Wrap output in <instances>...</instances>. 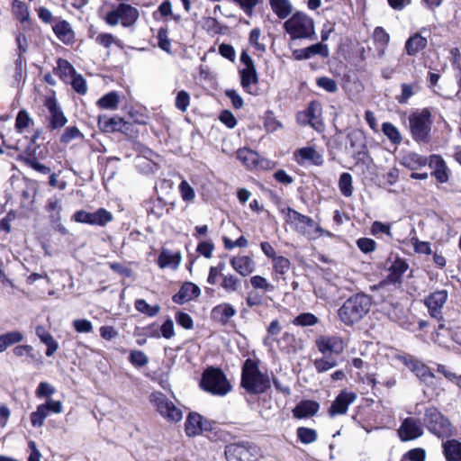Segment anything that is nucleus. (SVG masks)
<instances>
[{
  "instance_id": "obj_1",
  "label": "nucleus",
  "mask_w": 461,
  "mask_h": 461,
  "mask_svg": "<svg viewBox=\"0 0 461 461\" xmlns=\"http://www.w3.org/2000/svg\"><path fill=\"white\" fill-rule=\"evenodd\" d=\"M281 213L285 222L289 224L294 230L310 240H316L321 237L331 238L333 236L330 231L324 230L319 223L315 222L313 219L290 207L281 209Z\"/></svg>"
},
{
  "instance_id": "obj_2",
  "label": "nucleus",
  "mask_w": 461,
  "mask_h": 461,
  "mask_svg": "<svg viewBox=\"0 0 461 461\" xmlns=\"http://www.w3.org/2000/svg\"><path fill=\"white\" fill-rule=\"evenodd\" d=\"M290 41H313L316 39L314 20L307 14L297 11L283 25Z\"/></svg>"
},
{
  "instance_id": "obj_3",
  "label": "nucleus",
  "mask_w": 461,
  "mask_h": 461,
  "mask_svg": "<svg viewBox=\"0 0 461 461\" xmlns=\"http://www.w3.org/2000/svg\"><path fill=\"white\" fill-rule=\"evenodd\" d=\"M241 386L249 393L258 394L270 388L268 375L262 373L257 360L248 358L242 366Z\"/></svg>"
},
{
  "instance_id": "obj_4",
  "label": "nucleus",
  "mask_w": 461,
  "mask_h": 461,
  "mask_svg": "<svg viewBox=\"0 0 461 461\" xmlns=\"http://www.w3.org/2000/svg\"><path fill=\"white\" fill-rule=\"evenodd\" d=\"M371 303V298L364 294L349 297L339 309V320L348 326L359 322L369 312Z\"/></svg>"
},
{
  "instance_id": "obj_5",
  "label": "nucleus",
  "mask_w": 461,
  "mask_h": 461,
  "mask_svg": "<svg viewBox=\"0 0 461 461\" xmlns=\"http://www.w3.org/2000/svg\"><path fill=\"white\" fill-rule=\"evenodd\" d=\"M410 131L412 139L420 143L429 140L432 120L429 110L416 111L409 116Z\"/></svg>"
},
{
  "instance_id": "obj_6",
  "label": "nucleus",
  "mask_w": 461,
  "mask_h": 461,
  "mask_svg": "<svg viewBox=\"0 0 461 461\" xmlns=\"http://www.w3.org/2000/svg\"><path fill=\"white\" fill-rule=\"evenodd\" d=\"M201 386L204 391L218 396H224L231 390L226 375L219 368L206 369L202 376Z\"/></svg>"
},
{
  "instance_id": "obj_7",
  "label": "nucleus",
  "mask_w": 461,
  "mask_h": 461,
  "mask_svg": "<svg viewBox=\"0 0 461 461\" xmlns=\"http://www.w3.org/2000/svg\"><path fill=\"white\" fill-rule=\"evenodd\" d=\"M139 18V11L128 4H120L114 9L109 11L104 20L110 26L121 23L123 27H130Z\"/></svg>"
},
{
  "instance_id": "obj_8",
  "label": "nucleus",
  "mask_w": 461,
  "mask_h": 461,
  "mask_svg": "<svg viewBox=\"0 0 461 461\" xmlns=\"http://www.w3.org/2000/svg\"><path fill=\"white\" fill-rule=\"evenodd\" d=\"M150 402L157 411L167 421L178 422L183 418V412L172 401L160 392H154L150 395Z\"/></svg>"
},
{
  "instance_id": "obj_9",
  "label": "nucleus",
  "mask_w": 461,
  "mask_h": 461,
  "mask_svg": "<svg viewBox=\"0 0 461 461\" xmlns=\"http://www.w3.org/2000/svg\"><path fill=\"white\" fill-rule=\"evenodd\" d=\"M424 423L428 429L438 438L448 437L452 433L450 421L435 407H429L426 410Z\"/></svg>"
},
{
  "instance_id": "obj_10",
  "label": "nucleus",
  "mask_w": 461,
  "mask_h": 461,
  "mask_svg": "<svg viewBox=\"0 0 461 461\" xmlns=\"http://www.w3.org/2000/svg\"><path fill=\"white\" fill-rule=\"evenodd\" d=\"M225 456L228 461H255L258 448L249 442L230 444L225 448Z\"/></svg>"
},
{
  "instance_id": "obj_11",
  "label": "nucleus",
  "mask_w": 461,
  "mask_h": 461,
  "mask_svg": "<svg viewBox=\"0 0 461 461\" xmlns=\"http://www.w3.org/2000/svg\"><path fill=\"white\" fill-rule=\"evenodd\" d=\"M297 121L300 124L311 125L317 131H322L324 124L321 119V105L317 102H312L306 111L297 115Z\"/></svg>"
},
{
  "instance_id": "obj_12",
  "label": "nucleus",
  "mask_w": 461,
  "mask_h": 461,
  "mask_svg": "<svg viewBox=\"0 0 461 461\" xmlns=\"http://www.w3.org/2000/svg\"><path fill=\"white\" fill-rule=\"evenodd\" d=\"M316 347L318 350L323 355H339L345 348V342L339 336L323 335L316 339Z\"/></svg>"
},
{
  "instance_id": "obj_13",
  "label": "nucleus",
  "mask_w": 461,
  "mask_h": 461,
  "mask_svg": "<svg viewBox=\"0 0 461 461\" xmlns=\"http://www.w3.org/2000/svg\"><path fill=\"white\" fill-rule=\"evenodd\" d=\"M397 432L402 441L413 440L423 434V427L420 420L414 418H406L402 420Z\"/></svg>"
},
{
  "instance_id": "obj_14",
  "label": "nucleus",
  "mask_w": 461,
  "mask_h": 461,
  "mask_svg": "<svg viewBox=\"0 0 461 461\" xmlns=\"http://www.w3.org/2000/svg\"><path fill=\"white\" fill-rule=\"evenodd\" d=\"M357 399V395L353 392L342 391L331 403L328 412L330 417L337 415H344L347 413L350 404Z\"/></svg>"
},
{
  "instance_id": "obj_15",
  "label": "nucleus",
  "mask_w": 461,
  "mask_h": 461,
  "mask_svg": "<svg viewBox=\"0 0 461 461\" xmlns=\"http://www.w3.org/2000/svg\"><path fill=\"white\" fill-rule=\"evenodd\" d=\"M447 296L446 290H438L430 294L425 299V304L431 317L438 319L441 316V309L446 303Z\"/></svg>"
},
{
  "instance_id": "obj_16",
  "label": "nucleus",
  "mask_w": 461,
  "mask_h": 461,
  "mask_svg": "<svg viewBox=\"0 0 461 461\" xmlns=\"http://www.w3.org/2000/svg\"><path fill=\"white\" fill-rule=\"evenodd\" d=\"M428 164L432 169V176L441 184L447 183L449 179L450 171L445 160L438 155H431Z\"/></svg>"
},
{
  "instance_id": "obj_17",
  "label": "nucleus",
  "mask_w": 461,
  "mask_h": 461,
  "mask_svg": "<svg viewBox=\"0 0 461 461\" xmlns=\"http://www.w3.org/2000/svg\"><path fill=\"white\" fill-rule=\"evenodd\" d=\"M98 124L104 131L107 132H126L127 131L130 130L131 126L130 122H125L122 118L119 116L107 117L105 115L99 116Z\"/></svg>"
},
{
  "instance_id": "obj_18",
  "label": "nucleus",
  "mask_w": 461,
  "mask_h": 461,
  "mask_svg": "<svg viewBox=\"0 0 461 461\" xmlns=\"http://www.w3.org/2000/svg\"><path fill=\"white\" fill-rule=\"evenodd\" d=\"M407 367L415 374V375L426 384H430L433 382V379L435 378V375L431 372L429 367L426 366L421 361L414 358L413 357H411L410 361L407 363Z\"/></svg>"
},
{
  "instance_id": "obj_19",
  "label": "nucleus",
  "mask_w": 461,
  "mask_h": 461,
  "mask_svg": "<svg viewBox=\"0 0 461 461\" xmlns=\"http://www.w3.org/2000/svg\"><path fill=\"white\" fill-rule=\"evenodd\" d=\"M236 313V309L230 303H221L212 309L211 318L216 322L226 325Z\"/></svg>"
},
{
  "instance_id": "obj_20",
  "label": "nucleus",
  "mask_w": 461,
  "mask_h": 461,
  "mask_svg": "<svg viewBox=\"0 0 461 461\" xmlns=\"http://www.w3.org/2000/svg\"><path fill=\"white\" fill-rule=\"evenodd\" d=\"M330 54L329 48L326 44L321 42L311 45L304 49L295 50L293 55L295 59H308L315 55H321V57H328Z\"/></svg>"
},
{
  "instance_id": "obj_21",
  "label": "nucleus",
  "mask_w": 461,
  "mask_h": 461,
  "mask_svg": "<svg viewBox=\"0 0 461 461\" xmlns=\"http://www.w3.org/2000/svg\"><path fill=\"white\" fill-rule=\"evenodd\" d=\"M231 267L241 276H248L255 270V263L249 256L233 257L230 260Z\"/></svg>"
},
{
  "instance_id": "obj_22",
  "label": "nucleus",
  "mask_w": 461,
  "mask_h": 461,
  "mask_svg": "<svg viewBox=\"0 0 461 461\" xmlns=\"http://www.w3.org/2000/svg\"><path fill=\"white\" fill-rule=\"evenodd\" d=\"M203 429V417L196 413L188 414L185 422V430L188 437H195L202 433Z\"/></svg>"
},
{
  "instance_id": "obj_23",
  "label": "nucleus",
  "mask_w": 461,
  "mask_h": 461,
  "mask_svg": "<svg viewBox=\"0 0 461 461\" xmlns=\"http://www.w3.org/2000/svg\"><path fill=\"white\" fill-rule=\"evenodd\" d=\"M295 158L300 164L311 161L316 166H321L323 163L322 156L312 147H304L298 149L295 152Z\"/></svg>"
},
{
  "instance_id": "obj_24",
  "label": "nucleus",
  "mask_w": 461,
  "mask_h": 461,
  "mask_svg": "<svg viewBox=\"0 0 461 461\" xmlns=\"http://www.w3.org/2000/svg\"><path fill=\"white\" fill-rule=\"evenodd\" d=\"M320 405L314 401H303L293 410V414L297 419H303L313 416L319 411Z\"/></svg>"
},
{
  "instance_id": "obj_25",
  "label": "nucleus",
  "mask_w": 461,
  "mask_h": 461,
  "mask_svg": "<svg viewBox=\"0 0 461 461\" xmlns=\"http://www.w3.org/2000/svg\"><path fill=\"white\" fill-rule=\"evenodd\" d=\"M56 36L65 44H70L74 41L75 33L71 25L67 21H58L53 26Z\"/></svg>"
},
{
  "instance_id": "obj_26",
  "label": "nucleus",
  "mask_w": 461,
  "mask_h": 461,
  "mask_svg": "<svg viewBox=\"0 0 461 461\" xmlns=\"http://www.w3.org/2000/svg\"><path fill=\"white\" fill-rule=\"evenodd\" d=\"M269 5L279 19H287L293 14L294 6L290 0H269Z\"/></svg>"
},
{
  "instance_id": "obj_27",
  "label": "nucleus",
  "mask_w": 461,
  "mask_h": 461,
  "mask_svg": "<svg viewBox=\"0 0 461 461\" xmlns=\"http://www.w3.org/2000/svg\"><path fill=\"white\" fill-rule=\"evenodd\" d=\"M428 41L420 33H414L405 42L404 50L409 56H415L427 46Z\"/></svg>"
},
{
  "instance_id": "obj_28",
  "label": "nucleus",
  "mask_w": 461,
  "mask_h": 461,
  "mask_svg": "<svg viewBox=\"0 0 461 461\" xmlns=\"http://www.w3.org/2000/svg\"><path fill=\"white\" fill-rule=\"evenodd\" d=\"M180 263V253H173L168 249H163L158 258V264L160 268L170 267L172 269H176Z\"/></svg>"
},
{
  "instance_id": "obj_29",
  "label": "nucleus",
  "mask_w": 461,
  "mask_h": 461,
  "mask_svg": "<svg viewBox=\"0 0 461 461\" xmlns=\"http://www.w3.org/2000/svg\"><path fill=\"white\" fill-rule=\"evenodd\" d=\"M443 454L447 461H461V442L449 439L442 444Z\"/></svg>"
},
{
  "instance_id": "obj_30",
  "label": "nucleus",
  "mask_w": 461,
  "mask_h": 461,
  "mask_svg": "<svg viewBox=\"0 0 461 461\" xmlns=\"http://www.w3.org/2000/svg\"><path fill=\"white\" fill-rule=\"evenodd\" d=\"M199 295L200 289L198 286L192 283H185L173 299L177 303H184Z\"/></svg>"
},
{
  "instance_id": "obj_31",
  "label": "nucleus",
  "mask_w": 461,
  "mask_h": 461,
  "mask_svg": "<svg viewBox=\"0 0 461 461\" xmlns=\"http://www.w3.org/2000/svg\"><path fill=\"white\" fill-rule=\"evenodd\" d=\"M36 335L47 346L46 356L51 357L59 348V343L52 335L42 326L36 328Z\"/></svg>"
},
{
  "instance_id": "obj_32",
  "label": "nucleus",
  "mask_w": 461,
  "mask_h": 461,
  "mask_svg": "<svg viewBox=\"0 0 461 461\" xmlns=\"http://www.w3.org/2000/svg\"><path fill=\"white\" fill-rule=\"evenodd\" d=\"M408 267L409 266L403 258L396 257L388 267L390 280L393 283L400 282L402 276L407 271Z\"/></svg>"
},
{
  "instance_id": "obj_33",
  "label": "nucleus",
  "mask_w": 461,
  "mask_h": 461,
  "mask_svg": "<svg viewBox=\"0 0 461 461\" xmlns=\"http://www.w3.org/2000/svg\"><path fill=\"white\" fill-rule=\"evenodd\" d=\"M428 158L414 152H409L402 158V164L411 170H416L428 164Z\"/></svg>"
},
{
  "instance_id": "obj_34",
  "label": "nucleus",
  "mask_w": 461,
  "mask_h": 461,
  "mask_svg": "<svg viewBox=\"0 0 461 461\" xmlns=\"http://www.w3.org/2000/svg\"><path fill=\"white\" fill-rule=\"evenodd\" d=\"M220 286L228 294L237 293L241 288V280L233 274H221Z\"/></svg>"
},
{
  "instance_id": "obj_35",
  "label": "nucleus",
  "mask_w": 461,
  "mask_h": 461,
  "mask_svg": "<svg viewBox=\"0 0 461 461\" xmlns=\"http://www.w3.org/2000/svg\"><path fill=\"white\" fill-rule=\"evenodd\" d=\"M47 106L50 112V126L52 129L63 127L68 120L62 111L53 102H48Z\"/></svg>"
},
{
  "instance_id": "obj_36",
  "label": "nucleus",
  "mask_w": 461,
  "mask_h": 461,
  "mask_svg": "<svg viewBox=\"0 0 461 461\" xmlns=\"http://www.w3.org/2000/svg\"><path fill=\"white\" fill-rule=\"evenodd\" d=\"M237 158L241 161L247 167L253 168L258 165V154L249 149H240L237 151Z\"/></svg>"
},
{
  "instance_id": "obj_37",
  "label": "nucleus",
  "mask_w": 461,
  "mask_h": 461,
  "mask_svg": "<svg viewBox=\"0 0 461 461\" xmlns=\"http://www.w3.org/2000/svg\"><path fill=\"white\" fill-rule=\"evenodd\" d=\"M46 211L50 214L51 222L60 221V212L62 211L61 199L58 197H50L46 203Z\"/></svg>"
},
{
  "instance_id": "obj_38",
  "label": "nucleus",
  "mask_w": 461,
  "mask_h": 461,
  "mask_svg": "<svg viewBox=\"0 0 461 461\" xmlns=\"http://www.w3.org/2000/svg\"><path fill=\"white\" fill-rule=\"evenodd\" d=\"M113 219V214L104 208L90 212L89 224L96 226H104Z\"/></svg>"
},
{
  "instance_id": "obj_39",
  "label": "nucleus",
  "mask_w": 461,
  "mask_h": 461,
  "mask_svg": "<svg viewBox=\"0 0 461 461\" xmlns=\"http://www.w3.org/2000/svg\"><path fill=\"white\" fill-rule=\"evenodd\" d=\"M23 340V335L18 330L10 331L0 335V353L5 351L8 347Z\"/></svg>"
},
{
  "instance_id": "obj_40",
  "label": "nucleus",
  "mask_w": 461,
  "mask_h": 461,
  "mask_svg": "<svg viewBox=\"0 0 461 461\" xmlns=\"http://www.w3.org/2000/svg\"><path fill=\"white\" fill-rule=\"evenodd\" d=\"M241 86L248 93H251V86L258 83L256 68H242L240 71Z\"/></svg>"
},
{
  "instance_id": "obj_41",
  "label": "nucleus",
  "mask_w": 461,
  "mask_h": 461,
  "mask_svg": "<svg viewBox=\"0 0 461 461\" xmlns=\"http://www.w3.org/2000/svg\"><path fill=\"white\" fill-rule=\"evenodd\" d=\"M120 102L119 95L116 92L112 91L102 96L96 102L98 107L106 110H116Z\"/></svg>"
},
{
  "instance_id": "obj_42",
  "label": "nucleus",
  "mask_w": 461,
  "mask_h": 461,
  "mask_svg": "<svg viewBox=\"0 0 461 461\" xmlns=\"http://www.w3.org/2000/svg\"><path fill=\"white\" fill-rule=\"evenodd\" d=\"M277 345L281 351L291 354L295 352L296 339L294 335L285 332L279 339H277Z\"/></svg>"
},
{
  "instance_id": "obj_43",
  "label": "nucleus",
  "mask_w": 461,
  "mask_h": 461,
  "mask_svg": "<svg viewBox=\"0 0 461 461\" xmlns=\"http://www.w3.org/2000/svg\"><path fill=\"white\" fill-rule=\"evenodd\" d=\"M382 131L387 139L394 145H400L402 141V136L399 129L391 122L382 124Z\"/></svg>"
},
{
  "instance_id": "obj_44",
  "label": "nucleus",
  "mask_w": 461,
  "mask_h": 461,
  "mask_svg": "<svg viewBox=\"0 0 461 461\" xmlns=\"http://www.w3.org/2000/svg\"><path fill=\"white\" fill-rule=\"evenodd\" d=\"M95 41L105 48V49H109L112 45H115L119 48H122L123 47V43L122 41L118 39L117 37H115L114 35H113L112 33H108V32H102V33H99L95 39Z\"/></svg>"
},
{
  "instance_id": "obj_45",
  "label": "nucleus",
  "mask_w": 461,
  "mask_h": 461,
  "mask_svg": "<svg viewBox=\"0 0 461 461\" xmlns=\"http://www.w3.org/2000/svg\"><path fill=\"white\" fill-rule=\"evenodd\" d=\"M296 435L303 444H312L317 440L318 434L313 429L306 427H299L296 430Z\"/></svg>"
},
{
  "instance_id": "obj_46",
  "label": "nucleus",
  "mask_w": 461,
  "mask_h": 461,
  "mask_svg": "<svg viewBox=\"0 0 461 461\" xmlns=\"http://www.w3.org/2000/svg\"><path fill=\"white\" fill-rule=\"evenodd\" d=\"M339 188L345 197H350L353 194L352 176L349 173L344 172L340 175Z\"/></svg>"
},
{
  "instance_id": "obj_47",
  "label": "nucleus",
  "mask_w": 461,
  "mask_h": 461,
  "mask_svg": "<svg viewBox=\"0 0 461 461\" xmlns=\"http://www.w3.org/2000/svg\"><path fill=\"white\" fill-rule=\"evenodd\" d=\"M13 14L22 23L28 21L30 16L28 6L20 0L13 2Z\"/></svg>"
},
{
  "instance_id": "obj_48",
  "label": "nucleus",
  "mask_w": 461,
  "mask_h": 461,
  "mask_svg": "<svg viewBox=\"0 0 461 461\" xmlns=\"http://www.w3.org/2000/svg\"><path fill=\"white\" fill-rule=\"evenodd\" d=\"M135 308L138 312L144 313L150 317L156 316L160 311V307L158 304L149 305L143 299L136 300Z\"/></svg>"
},
{
  "instance_id": "obj_49",
  "label": "nucleus",
  "mask_w": 461,
  "mask_h": 461,
  "mask_svg": "<svg viewBox=\"0 0 461 461\" xmlns=\"http://www.w3.org/2000/svg\"><path fill=\"white\" fill-rule=\"evenodd\" d=\"M48 415L46 408L42 404L38 405L36 411L31 413L32 425L36 428L41 427Z\"/></svg>"
},
{
  "instance_id": "obj_50",
  "label": "nucleus",
  "mask_w": 461,
  "mask_h": 461,
  "mask_svg": "<svg viewBox=\"0 0 461 461\" xmlns=\"http://www.w3.org/2000/svg\"><path fill=\"white\" fill-rule=\"evenodd\" d=\"M249 282L254 289H260L264 292H273L275 290V286L261 276H251Z\"/></svg>"
},
{
  "instance_id": "obj_51",
  "label": "nucleus",
  "mask_w": 461,
  "mask_h": 461,
  "mask_svg": "<svg viewBox=\"0 0 461 461\" xmlns=\"http://www.w3.org/2000/svg\"><path fill=\"white\" fill-rule=\"evenodd\" d=\"M32 122V118L25 110H21L15 120V129L18 132L22 133L27 129Z\"/></svg>"
},
{
  "instance_id": "obj_52",
  "label": "nucleus",
  "mask_w": 461,
  "mask_h": 461,
  "mask_svg": "<svg viewBox=\"0 0 461 461\" xmlns=\"http://www.w3.org/2000/svg\"><path fill=\"white\" fill-rule=\"evenodd\" d=\"M245 303L249 309L260 307L264 303V297L259 292L252 290L247 294Z\"/></svg>"
},
{
  "instance_id": "obj_53",
  "label": "nucleus",
  "mask_w": 461,
  "mask_h": 461,
  "mask_svg": "<svg viewBox=\"0 0 461 461\" xmlns=\"http://www.w3.org/2000/svg\"><path fill=\"white\" fill-rule=\"evenodd\" d=\"M290 261L288 258L279 256L273 259L274 272L277 275H285L290 269Z\"/></svg>"
},
{
  "instance_id": "obj_54",
  "label": "nucleus",
  "mask_w": 461,
  "mask_h": 461,
  "mask_svg": "<svg viewBox=\"0 0 461 461\" xmlns=\"http://www.w3.org/2000/svg\"><path fill=\"white\" fill-rule=\"evenodd\" d=\"M313 364L318 373H323L335 367L337 361L332 357H321L315 359Z\"/></svg>"
},
{
  "instance_id": "obj_55",
  "label": "nucleus",
  "mask_w": 461,
  "mask_h": 461,
  "mask_svg": "<svg viewBox=\"0 0 461 461\" xmlns=\"http://www.w3.org/2000/svg\"><path fill=\"white\" fill-rule=\"evenodd\" d=\"M385 356L392 365H396L398 362H400V363H402L406 366H407L408 361H410V359L411 357V356H410V355L401 354L398 350L393 349V348L390 349L385 354Z\"/></svg>"
},
{
  "instance_id": "obj_56",
  "label": "nucleus",
  "mask_w": 461,
  "mask_h": 461,
  "mask_svg": "<svg viewBox=\"0 0 461 461\" xmlns=\"http://www.w3.org/2000/svg\"><path fill=\"white\" fill-rule=\"evenodd\" d=\"M57 73L60 75L64 79L73 77L75 70L73 66L65 59H59Z\"/></svg>"
},
{
  "instance_id": "obj_57",
  "label": "nucleus",
  "mask_w": 461,
  "mask_h": 461,
  "mask_svg": "<svg viewBox=\"0 0 461 461\" xmlns=\"http://www.w3.org/2000/svg\"><path fill=\"white\" fill-rule=\"evenodd\" d=\"M179 192L185 202L192 203L195 198V192L186 180H183L179 185Z\"/></svg>"
},
{
  "instance_id": "obj_58",
  "label": "nucleus",
  "mask_w": 461,
  "mask_h": 461,
  "mask_svg": "<svg viewBox=\"0 0 461 461\" xmlns=\"http://www.w3.org/2000/svg\"><path fill=\"white\" fill-rule=\"evenodd\" d=\"M318 322V318L310 312L299 314L294 321V324L297 326H313Z\"/></svg>"
},
{
  "instance_id": "obj_59",
  "label": "nucleus",
  "mask_w": 461,
  "mask_h": 461,
  "mask_svg": "<svg viewBox=\"0 0 461 461\" xmlns=\"http://www.w3.org/2000/svg\"><path fill=\"white\" fill-rule=\"evenodd\" d=\"M370 232L374 236H378L379 234L383 233L388 236L389 238H393L391 225L388 223H383L378 221H375L372 223Z\"/></svg>"
},
{
  "instance_id": "obj_60",
  "label": "nucleus",
  "mask_w": 461,
  "mask_h": 461,
  "mask_svg": "<svg viewBox=\"0 0 461 461\" xmlns=\"http://www.w3.org/2000/svg\"><path fill=\"white\" fill-rule=\"evenodd\" d=\"M261 0H231L237 5L247 15L251 16L255 7Z\"/></svg>"
},
{
  "instance_id": "obj_61",
  "label": "nucleus",
  "mask_w": 461,
  "mask_h": 461,
  "mask_svg": "<svg viewBox=\"0 0 461 461\" xmlns=\"http://www.w3.org/2000/svg\"><path fill=\"white\" fill-rule=\"evenodd\" d=\"M130 362L135 366L141 367L148 364L149 358L146 354L140 350H131Z\"/></svg>"
},
{
  "instance_id": "obj_62",
  "label": "nucleus",
  "mask_w": 461,
  "mask_h": 461,
  "mask_svg": "<svg viewBox=\"0 0 461 461\" xmlns=\"http://www.w3.org/2000/svg\"><path fill=\"white\" fill-rule=\"evenodd\" d=\"M175 104L178 110L185 112L190 104L189 94L184 90L178 92L176 97Z\"/></svg>"
},
{
  "instance_id": "obj_63",
  "label": "nucleus",
  "mask_w": 461,
  "mask_h": 461,
  "mask_svg": "<svg viewBox=\"0 0 461 461\" xmlns=\"http://www.w3.org/2000/svg\"><path fill=\"white\" fill-rule=\"evenodd\" d=\"M426 452L423 448H413L403 455L402 461H425Z\"/></svg>"
},
{
  "instance_id": "obj_64",
  "label": "nucleus",
  "mask_w": 461,
  "mask_h": 461,
  "mask_svg": "<svg viewBox=\"0 0 461 461\" xmlns=\"http://www.w3.org/2000/svg\"><path fill=\"white\" fill-rule=\"evenodd\" d=\"M374 41L377 45L387 46L390 41L389 34L382 27H376L374 31Z\"/></svg>"
}]
</instances>
